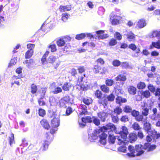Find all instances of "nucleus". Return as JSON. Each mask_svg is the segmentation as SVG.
<instances>
[{
  "mask_svg": "<svg viewBox=\"0 0 160 160\" xmlns=\"http://www.w3.org/2000/svg\"><path fill=\"white\" fill-rule=\"evenodd\" d=\"M155 145H151L150 143H145L143 145L141 144L136 145L135 148L131 145L128 147V149L130 153H127V155L130 157L139 156L143 154L144 151L143 149L148 152L152 151L156 149Z\"/></svg>",
  "mask_w": 160,
  "mask_h": 160,
  "instance_id": "f257e3e1",
  "label": "nucleus"
},
{
  "mask_svg": "<svg viewBox=\"0 0 160 160\" xmlns=\"http://www.w3.org/2000/svg\"><path fill=\"white\" fill-rule=\"evenodd\" d=\"M115 98L114 95L112 93H111L109 95H104L102 99L98 100L99 104H102L105 107L107 106L108 102H113Z\"/></svg>",
  "mask_w": 160,
  "mask_h": 160,
  "instance_id": "f03ea898",
  "label": "nucleus"
},
{
  "mask_svg": "<svg viewBox=\"0 0 160 160\" xmlns=\"http://www.w3.org/2000/svg\"><path fill=\"white\" fill-rule=\"evenodd\" d=\"M116 128L115 125L112 123H108L105 126L101 127L99 129L96 131L97 134H99L102 132H106L110 130L111 132H113L116 131Z\"/></svg>",
  "mask_w": 160,
  "mask_h": 160,
  "instance_id": "7ed1b4c3",
  "label": "nucleus"
},
{
  "mask_svg": "<svg viewBox=\"0 0 160 160\" xmlns=\"http://www.w3.org/2000/svg\"><path fill=\"white\" fill-rule=\"evenodd\" d=\"M85 77V75L84 74L81 77H78L77 80V85L80 87V90L82 91H86L88 89V85L85 86L83 84L80 83L83 81Z\"/></svg>",
  "mask_w": 160,
  "mask_h": 160,
  "instance_id": "20e7f679",
  "label": "nucleus"
},
{
  "mask_svg": "<svg viewBox=\"0 0 160 160\" xmlns=\"http://www.w3.org/2000/svg\"><path fill=\"white\" fill-rule=\"evenodd\" d=\"M141 95H137L136 96V100L138 101H141L142 99V96L143 98H149L151 94L149 90H145L144 91H142L141 92Z\"/></svg>",
  "mask_w": 160,
  "mask_h": 160,
  "instance_id": "39448f33",
  "label": "nucleus"
},
{
  "mask_svg": "<svg viewBox=\"0 0 160 160\" xmlns=\"http://www.w3.org/2000/svg\"><path fill=\"white\" fill-rule=\"evenodd\" d=\"M132 115L135 117L136 120L138 122L142 121L143 120V117L142 115L140 114L139 111L135 110H132L131 112Z\"/></svg>",
  "mask_w": 160,
  "mask_h": 160,
  "instance_id": "423d86ee",
  "label": "nucleus"
},
{
  "mask_svg": "<svg viewBox=\"0 0 160 160\" xmlns=\"http://www.w3.org/2000/svg\"><path fill=\"white\" fill-rule=\"evenodd\" d=\"M123 74H119L115 78V80L117 81H120L121 85H122L124 83V82L127 80L126 73L123 72Z\"/></svg>",
  "mask_w": 160,
  "mask_h": 160,
  "instance_id": "0eeeda50",
  "label": "nucleus"
},
{
  "mask_svg": "<svg viewBox=\"0 0 160 160\" xmlns=\"http://www.w3.org/2000/svg\"><path fill=\"white\" fill-rule=\"evenodd\" d=\"M122 18V17L117 15H113L111 16L110 19L112 25H115L119 24L120 20Z\"/></svg>",
  "mask_w": 160,
  "mask_h": 160,
  "instance_id": "6e6552de",
  "label": "nucleus"
},
{
  "mask_svg": "<svg viewBox=\"0 0 160 160\" xmlns=\"http://www.w3.org/2000/svg\"><path fill=\"white\" fill-rule=\"evenodd\" d=\"M117 140V144L119 145L125 146L127 144V137H124L120 135L116 136Z\"/></svg>",
  "mask_w": 160,
  "mask_h": 160,
  "instance_id": "1a4fd4ad",
  "label": "nucleus"
},
{
  "mask_svg": "<svg viewBox=\"0 0 160 160\" xmlns=\"http://www.w3.org/2000/svg\"><path fill=\"white\" fill-rule=\"evenodd\" d=\"M58 59V58L53 55L49 56L48 59V61L49 63L53 64L55 62L56 63V65L54 66L55 69H56L59 65V63L57 62Z\"/></svg>",
  "mask_w": 160,
  "mask_h": 160,
  "instance_id": "9d476101",
  "label": "nucleus"
},
{
  "mask_svg": "<svg viewBox=\"0 0 160 160\" xmlns=\"http://www.w3.org/2000/svg\"><path fill=\"white\" fill-rule=\"evenodd\" d=\"M55 128L52 127L50 129V132L46 133V138L47 139L49 140L50 141H52V140L53 138V134L57 130Z\"/></svg>",
  "mask_w": 160,
  "mask_h": 160,
  "instance_id": "9b49d317",
  "label": "nucleus"
},
{
  "mask_svg": "<svg viewBox=\"0 0 160 160\" xmlns=\"http://www.w3.org/2000/svg\"><path fill=\"white\" fill-rule=\"evenodd\" d=\"M104 31L100 30L96 32V33L98 35V38L99 39H103L107 38L108 37V35L107 34H104Z\"/></svg>",
  "mask_w": 160,
  "mask_h": 160,
  "instance_id": "f8f14e48",
  "label": "nucleus"
},
{
  "mask_svg": "<svg viewBox=\"0 0 160 160\" xmlns=\"http://www.w3.org/2000/svg\"><path fill=\"white\" fill-rule=\"evenodd\" d=\"M97 115L102 122H104L108 117V114L104 111H102L98 112Z\"/></svg>",
  "mask_w": 160,
  "mask_h": 160,
  "instance_id": "ddd939ff",
  "label": "nucleus"
},
{
  "mask_svg": "<svg viewBox=\"0 0 160 160\" xmlns=\"http://www.w3.org/2000/svg\"><path fill=\"white\" fill-rule=\"evenodd\" d=\"M128 92L129 95H134L137 92V89L136 87L132 86L130 85L127 88Z\"/></svg>",
  "mask_w": 160,
  "mask_h": 160,
  "instance_id": "4468645a",
  "label": "nucleus"
},
{
  "mask_svg": "<svg viewBox=\"0 0 160 160\" xmlns=\"http://www.w3.org/2000/svg\"><path fill=\"white\" fill-rule=\"evenodd\" d=\"M146 20L144 19H139L137 22V27L138 28H142L145 27L147 25Z\"/></svg>",
  "mask_w": 160,
  "mask_h": 160,
  "instance_id": "2eb2a0df",
  "label": "nucleus"
},
{
  "mask_svg": "<svg viewBox=\"0 0 160 160\" xmlns=\"http://www.w3.org/2000/svg\"><path fill=\"white\" fill-rule=\"evenodd\" d=\"M60 124V120L58 118H54L51 120V125L52 128H57Z\"/></svg>",
  "mask_w": 160,
  "mask_h": 160,
  "instance_id": "dca6fc26",
  "label": "nucleus"
},
{
  "mask_svg": "<svg viewBox=\"0 0 160 160\" xmlns=\"http://www.w3.org/2000/svg\"><path fill=\"white\" fill-rule=\"evenodd\" d=\"M121 129L122 130L120 131L118 134L122 136L127 137V135L128 134L127 128L125 126H122V127Z\"/></svg>",
  "mask_w": 160,
  "mask_h": 160,
  "instance_id": "f3484780",
  "label": "nucleus"
},
{
  "mask_svg": "<svg viewBox=\"0 0 160 160\" xmlns=\"http://www.w3.org/2000/svg\"><path fill=\"white\" fill-rule=\"evenodd\" d=\"M103 132L99 136L100 138L99 142L102 145H105L106 144V139L107 137V135L104 133Z\"/></svg>",
  "mask_w": 160,
  "mask_h": 160,
  "instance_id": "a211bd4d",
  "label": "nucleus"
},
{
  "mask_svg": "<svg viewBox=\"0 0 160 160\" xmlns=\"http://www.w3.org/2000/svg\"><path fill=\"white\" fill-rule=\"evenodd\" d=\"M40 124L45 129L48 130L50 128V126L48 121L45 119H42L40 122Z\"/></svg>",
  "mask_w": 160,
  "mask_h": 160,
  "instance_id": "6ab92c4d",
  "label": "nucleus"
},
{
  "mask_svg": "<svg viewBox=\"0 0 160 160\" xmlns=\"http://www.w3.org/2000/svg\"><path fill=\"white\" fill-rule=\"evenodd\" d=\"M128 139L130 142L133 143L137 140V136L135 133H131L129 135Z\"/></svg>",
  "mask_w": 160,
  "mask_h": 160,
  "instance_id": "aec40b11",
  "label": "nucleus"
},
{
  "mask_svg": "<svg viewBox=\"0 0 160 160\" xmlns=\"http://www.w3.org/2000/svg\"><path fill=\"white\" fill-rule=\"evenodd\" d=\"M127 38L130 42L135 41L136 35L132 31L129 32L126 35Z\"/></svg>",
  "mask_w": 160,
  "mask_h": 160,
  "instance_id": "412c9836",
  "label": "nucleus"
},
{
  "mask_svg": "<svg viewBox=\"0 0 160 160\" xmlns=\"http://www.w3.org/2000/svg\"><path fill=\"white\" fill-rule=\"evenodd\" d=\"M71 8V5H68L66 6L60 5L59 8V9L61 12L70 11Z\"/></svg>",
  "mask_w": 160,
  "mask_h": 160,
  "instance_id": "4be33fe9",
  "label": "nucleus"
},
{
  "mask_svg": "<svg viewBox=\"0 0 160 160\" xmlns=\"http://www.w3.org/2000/svg\"><path fill=\"white\" fill-rule=\"evenodd\" d=\"M128 48L133 51L136 50V53L137 54L140 53L141 51L139 48H137L136 46L134 43L130 44Z\"/></svg>",
  "mask_w": 160,
  "mask_h": 160,
  "instance_id": "5701e85b",
  "label": "nucleus"
},
{
  "mask_svg": "<svg viewBox=\"0 0 160 160\" xmlns=\"http://www.w3.org/2000/svg\"><path fill=\"white\" fill-rule=\"evenodd\" d=\"M82 112L80 113V115H87L88 114L87 108L85 105L81 104L80 105Z\"/></svg>",
  "mask_w": 160,
  "mask_h": 160,
  "instance_id": "b1692460",
  "label": "nucleus"
},
{
  "mask_svg": "<svg viewBox=\"0 0 160 160\" xmlns=\"http://www.w3.org/2000/svg\"><path fill=\"white\" fill-rule=\"evenodd\" d=\"M100 89L103 92L108 93L110 91V88L108 87L106 84H103L100 86Z\"/></svg>",
  "mask_w": 160,
  "mask_h": 160,
  "instance_id": "393cba45",
  "label": "nucleus"
},
{
  "mask_svg": "<svg viewBox=\"0 0 160 160\" xmlns=\"http://www.w3.org/2000/svg\"><path fill=\"white\" fill-rule=\"evenodd\" d=\"M116 103L119 105L121 103H125L127 102V99L125 98H123L121 96H118L117 97L116 99Z\"/></svg>",
  "mask_w": 160,
  "mask_h": 160,
  "instance_id": "a878e982",
  "label": "nucleus"
},
{
  "mask_svg": "<svg viewBox=\"0 0 160 160\" xmlns=\"http://www.w3.org/2000/svg\"><path fill=\"white\" fill-rule=\"evenodd\" d=\"M94 95L97 98L99 99L98 100H100L102 99V96H103V93L102 91L99 89L97 90L94 92Z\"/></svg>",
  "mask_w": 160,
  "mask_h": 160,
  "instance_id": "bb28decb",
  "label": "nucleus"
},
{
  "mask_svg": "<svg viewBox=\"0 0 160 160\" xmlns=\"http://www.w3.org/2000/svg\"><path fill=\"white\" fill-rule=\"evenodd\" d=\"M82 102L86 105H89L92 103L93 100L92 98L89 97L83 98L82 99Z\"/></svg>",
  "mask_w": 160,
  "mask_h": 160,
  "instance_id": "cd10ccee",
  "label": "nucleus"
},
{
  "mask_svg": "<svg viewBox=\"0 0 160 160\" xmlns=\"http://www.w3.org/2000/svg\"><path fill=\"white\" fill-rule=\"evenodd\" d=\"M71 85L70 84L69 82H66L64 83L62 88L64 91H69L71 88Z\"/></svg>",
  "mask_w": 160,
  "mask_h": 160,
  "instance_id": "c85d7f7f",
  "label": "nucleus"
},
{
  "mask_svg": "<svg viewBox=\"0 0 160 160\" xmlns=\"http://www.w3.org/2000/svg\"><path fill=\"white\" fill-rule=\"evenodd\" d=\"M56 43L58 46L61 47L64 46L65 42L63 38H61L57 40Z\"/></svg>",
  "mask_w": 160,
  "mask_h": 160,
  "instance_id": "c756f323",
  "label": "nucleus"
},
{
  "mask_svg": "<svg viewBox=\"0 0 160 160\" xmlns=\"http://www.w3.org/2000/svg\"><path fill=\"white\" fill-rule=\"evenodd\" d=\"M116 137V136H114L113 135L109 134L108 141L109 143L112 144H114Z\"/></svg>",
  "mask_w": 160,
  "mask_h": 160,
  "instance_id": "7c9ffc66",
  "label": "nucleus"
},
{
  "mask_svg": "<svg viewBox=\"0 0 160 160\" xmlns=\"http://www.w3.org/2000/svg\"><path fill=\"white\" fill-rule=\"evenodd\" d=\"M146 87L145 83L143 82H139L137 84V87L139 90H142Z\"/></svg>",
  "mask_w": 160,
  "mask_h": 160,
  "instance_id": "2f4dec72",
  "label": "nucleus"
},
{
  "mask_svg": "<svg viewBox=\"0 0 160 160\" xmlns=\"http://www.w3.org/2000/svg\"><path fill=\"white\" fill-rule=\"evenodd\" d=\"M31 93L32 94L36 93L38 90L37 86L34 83H32L31 86Z\"/></svg>",
  "mask_w": 160,
  "mask_h": 160,
  "instance_id": "473e14b6",
  "label": "nucleus"
},
{
  "mask_svg": "<svg viewBox=\"0 0 160 160\" xmlns=\"http://www.w3.org/2000/svg\"><path fill=\"white\" fill-rule=\"evenodd\" d=\"M101 69L102 68L98 64H97L94 65L92 69L95 73H98L99 72Z\"/></svg>",
  "mask_w": 160,
  "mask_h": 160,
  "instance_id": "72a5a7b5",
  "label": "nucleus"
},
{
  "mask_svg": "<svg viewBox=\"0 0 160 160\" xmlns=\"http://www.w3.org/2000/svg\"><path fill=\"white\" fill-rule=\"evenodd\" d=\"M82 121L85 124L87 123H91L92 122V118L90 116L82 118Z\"/></svg>",
  "mask_w": 160,
  "mask_h": 160,
  "instance_id": "f704fd0d",
  "label": "nucleus"
},
{
  "mask_svg": "<svg viewBox=\"0 0 160 160\" xmlns=\"http://www.w3.org/2000/svg\"><path fill=\"white\" fill-rule=\"evenodd\" d=\"M117 42L116 39L112 38L109 40L108 44L110 46H113L116 45L117 44Z\"/></svg>",
  "mask_w": 160,
  "mask_h": 160,
  "instance_id": "c9c22d12",
  "label": "nucleus"
},
{
  "mask_svg": "<svg viewBox=\"0 0 160 160\" xmlns=\"http://www.w3.org/2000/svg\"><path fill=\"white\" fill-rule=\"evenodd\" d=\"M33 53L34 51L28 50L25 53V58H30L32 56Z\"/></svg>",
  "mask_w": 160,
  "mask_h": 160,
  "instance_id": "e433bc0d",
  "label": "nucleus"
},
{
  "mask_svg": "<svg viewBox=\"0 0 160 160\" xmlns=\"http://www.w3.org/2000/svg\"><path fill=\"white\" fill-rule=\"evenodd\" d=\"M132 110V108L129 105H126L123 108V111L126 113H130Z\"/></svg>",
  "mask_w": 160,
  "mask_h": 160,
  "instance_id": "4c0bfd02",
  "label": "nucleus"
},
{
  "mask_svg": "<svg viewBox=\"0 0 160 160\" xmlns=\"http://www.w3.org/2000/svg\"><path fill=\"white\" fill-rule=\"evenodd\" d=\"M143 128L145 130L148 132L151 129V125L149 123L146 122L144 124Z\"/></svg>",
  "mask_w": 160,
  "mask_h": 160,
  "instance_id": "58836bf2",
  "label": "nucleus"
},
{
  "mask_svg": "<svg viewBox=\"0 0 160 160\" xmlns=\"http://www.w3.org/2000/svg\"><path fill=\"white\" fill-rule=\"evenodd\" d=\"M49 53V51H46L43 55L41 59V60L42 64L45 63L46 62V58Z\"/></svg>",
  "mask_w": 160,
  "mask_h": 160,
  "instance_id": "ea45409f",
  "label": "nucleus"
},
{
  "mask_svg": "<svg viewBox=\"0 0 160 160\" xmlns=\"http://www.w3.org/2000/svg\"><path fill=\"white\" fill-rule=\"evenodd\" d=\"M18 78L16 76H13L12 78V82L11 83L12 85H13L14 84H16L17 85H20L19 82L16 80Z\"/></svg>",
  "mask_w": 160,
  "mask_h": 160,
  "instance_id": "a19ab883",
  "label": "nucleus"
},
{
  "mask_svg": "<svg viewBox=\"0 0 160 160\" xmlns=\"http://www.w3.org/2000/svg\"><path fill=\"white\" fill-rule=\"evenodd\" d=\"M86 36V34L85 33H81L76 35L75 38L77 40H80L84 38Z\"/></svg>",
  "mask_w": 160,
  "mask_h": 160,
  "instance_id": "79ce46f5",
  "label": "nucleus"
},
{
  "mask_svg": "<svg viewBox=\"0 0 160 160\" xmlns=\"http://www.w3.org/2000/svg\"><path fill=\"white\" fill-rule=\"evenodd\" d=\"M132 128L135 130H140L141 129L139 124L137 122H134L132 125Z\"/></svg>",
  "mask_w": 160,
  "mask_h": 160,
  "instance_id": "37998d69",
  "label": "nucleus"
},
{
  "mask_svg": "<svg viewBox=\"0 0 160 160\" xmlns=\"http://www.w3.org/2000/svg\"><path fill=\"white\" fill-rule=\"evenodd\" d=\"M38 115L39 116L43 117L46 114V112L45 110L42 108H40L38 110Z\"/></svg>",
  "mask_w": 160,
  "mask_h": 160,
  "instance_id": "c03bdc74",
  "label": "nucleus"
},
{
  "mask_svg": "<svg viewBox=\"0 0 160 160\" xmlns=\"http://www.w3.org/2000/svg\"><path fill=\"white\" fill-rule=\"evenodd\" d=\"M45 140L44 143L43 144V149L42 150L45 151L47 150L48 147V143L51 142L49 140Z\"/></svg>",
  "mask_w": 160,
  "mask_h": 160,
  "instance_id": "a18cd8bd",
  "label": "nucleus"
},
{
  "mask_svg": "<svg viewBox=\"0 0 160 160\" xmlns=\"http://www.w3.org/2000/svg\"><path fill=\"white\" fill-rule=\"evenodd\" d=\"M77 70L79 74H82L84 73L86 71V68L84 66H79L77 68Z\"/></svg>",
  "mask_w": 160,
  "mask_h": 160,
  "instance_id": "49530a36",
  "label": "nucleus"
},
{
  "mask_svg": "<svg viewBox=\"0 0 160 160\" xmlns=\"http://www.w3.org/2000/svg\"><path fill=\"white\" fill-rule=\"evenodd\" d=\"M106 85L108 86H112L114 83V81L112 79H106L105 82Z\"/></svg>",
  "mask_w": 160,
  "mask_h": 160,
  "instance_id": "de8ad7c7",
  "label": "nucleus"
},
{
  "mask_svg": "<svg viewBox=\"0 0 160 160\" xmlns=\"http://www.w3.org/2000/svg\"><path fill=\"white\" fill-rule=\"evenodd\" d=\"M149 113V109L145 108H142V116H148Z\"/></svg>",
  "mask_w": 160,
  "mask_h": 160,
  "instance_id": "09e8293b",
  "label": "nucleus"
},
{
  "mask_svg": "<svg viewBox=\"0 0 160 160\" xmlns=\"http://www.w3.org/2000/svg\"><path fill=\"white\" fill-rule=\"evenodd\" d=\"M69 73L71 74L72 76H73L74 77H76V75H77L78 74L77 70L74 68L71 69Z\"/></svg>",
  "mask_w": 160,
  "mask_h": 160,
  "instance_id": "8fccbe9b",
  "label": "nucleus"
},
{
  "mask_svg": "<svg viewBox=\"0 0 160 160\" xmlns=\"http://www.w3.org/2000/svg\"><path fill=\"white\" fill-rule=\"evenodd\" d=\"M112 64L113 66L118 67L120 65L121 62L119 60L115 59L113 60L112 62Z\"/></svg>",
  "mask_w": 160,
  "mask_h": 160,
  "instance_id": "3c124183",
  "label": "nucleus"
},
{
  "mask_svg": "<svg viewBox=\"0 0 160 160\" xmlns=\"http://www.w3.org/2000/svg\"><path fill=\"white\" fill-rule=\"evenodd\" d=\"M73 112V110L72 108L71 107H68L66 108V115L69 116Z\"/></svg>",
  "mask_w": 160,
  "mask_h": 160,
  "instance_id": "603ef678",
  "label": "nucleus"
},
{
  "mask_svg": "<svg viewBox=\"0 0 160 160\" xmlns=\"http://www.w3.org/2000/svg\"><path fill=\"white\" fill-rule=\"evenodd\" d=\"M35 44H34L28 43L27 45V48L28 50L34 51V49L35 47Z\"/></svg>",
  "mask_w": 160,
  "mask_h": 160,
  "instance_id": "864d4df0",
  "label": "nucleus"
},
{
  "mask_svg": "<svg viewBox=\"0 0 160 160\" xmlns=\"http://www.w3.org/2000/svg\"><path fill=\"white\" fill-rule=\"evenodd\" d=\"M62 90L61 87H58L55 88L53 91L52 92L54 94H58V93H61L62 92Z\"/></svg>",
  "mask_w": 160,
  "mask_h": 160,
  "instance_id": "5fc2aeb1",
  "label": "nucleus"
},
{
  "mask_svg": "<svg viewBox=\"0 0 160 160\" xmlns=\"http://www.w3.org/2000/svg\"><path fill=\"white\" fill-rule=\"evenodd\" d=\"M69 15L67 13H63L62 14V20L64 22H66L68 19Z\"/></svg>",
  "mask_w": 160,
  "mask_h": 160,
  "instance_id": "6e6d98bb",
  "label": "nucleus"
},
{
  "mask_svg": "<svg viewBox=\"0 0 160 160\" xmlns=\"http://www.w3.org/2000/svg\"><path fill=\"white\" fill-rule=\"evenodd\" d=\"M114 112L117 115H119L122 113V111L121 108L119 107H117L114 109Z\"/></svg>",
  "mask_w": 160,
  "mask_h": 160,
  "instance_id": "4d7b16f0",
  "label": "nucleus"
},
{
  "mask_svg": "<svg viewBox=\"0 0 160 160\" xmlns=\"http://www.w3.org/2000/svg\"><path fill=\"white\" fill-rule=\"evenodd\" d=\"M66 103H67L63 100L61 98L59 101V104L60 107L61 108H66Z\"/></svg>",
  "mask_w": 160,
  "mask_h": 160,
  "instance_id": "13d9d810",
  "label": "nucleus"
},
{
  "mask_svg": "<svg viewBox=\"0 0 160 160\" xmlns=\"http://www.w3.org/2000/svg\"><path fill=\"white\" fill-rule=\"evenodd\" d=\"M152 35L153 37H160V30L159 31L156 30L153 31Z\"/></svg>",
  "mask_w": 160,
  "mask_h": 160,
  "instance_id": "bf43d9fd",
  "label": "nucleus"
},
{
  "mask_svg": "<svg viewBox=\"0 0 160 160\" xmlns=\"http://www.w3.org/2000/svg\"><path fill=\"white\" fill-rule=\"evenodd\" d=\"M48 47L51 49V52H55L57 51L56 47L55 44L50 45Z\"/></svg>",
  "mask_w": 160,
  "mask_h": 160,
  "instance_id": "052dcab7",
  "label": "nucleus"
},
{
  "mask_svg": "<svg viewBox=\"0 0 160 160\" xmlns=\"http://www.w3.org/2000/svg\"><path fill=\"white\" fill-rule=\"evenodd\" d=\"M43 98H41L38 99V102L40 106H43L46 105V103L43 100Z\"/></svg>",
  "mask_w": 160,
  "mask_h": 160,
  "instance_id": "680f3d73",
  "label": "nucleus"
},
{
  "mask_svg": "<svg viewBox=\"0 0 160 160\" xmlns=\"http://www.w3.org/2000/svg\"><path fill=\"white\" fill-rule=\"evenodd\" d=\"M114 36L118 40H121L122 38V36L121 34L118 32H116L114 34Z\"/></svg>",
  "mask_w": 160,
  "mask_h": 160,
  "instance_id": "e2e57ef3",
  "label": "nucleus"
},
{
  "mask_svg": "<svg viewBox=\"0 0 160 160\" xmlns=\"http://www.w3.org/2000/svg\"><path fill=\"white\" fill-rule=\"evenodd\" d=\"M121 67L123 69L127 68L129 66L128 63L126 62H121Z\"/></svg>",
  "mask_w": 160,
  "mask_h": 160,
  "instance_id": "0e129e2a",
  "label": "nucleus"
},
{
  "mask_svg": "<svg viewBox=\"0 0 160 160\" xmlns=\"http://www.w3.org/2000/svg\"><path fill=\"white\" fill-rule=\"evenodd\" d=\"M9 143L10 145L13 143L14 142V135L13 133H11V137L9 138Z\"/></svg>",
  "mask_w": 160,
  "mask_h": 160,
  "instance_id": "69168bd1",
  "label": "nucleus"
},
{
  "mask_svg": "<svg viewBox=\"0 0 160 160\" xmlns=\"http://www.w3.org/2000/svg\"><path fill=\"white\" fill-rule=\"evenodd\" d=\"M62 99L63 100L67 103L70 102L71 101V98L69 95L64 96Z\"/></svg>",
  "mask_w": 160,
  "mask_h": 160,
  "instance_id": "338daca9",
  "label": "nucleus"
},
{
  "mask_svg": "<svg viewBox=\"0 0 160 160\" xmlns=\"http://www.w3.org/2000/svg\"><path fill=\"white\" fill-rule=\"evenodd\" d=\"M148 88L152 92H154L155 91V88L152 84H149L148 87Z\"/></svg>",
  "mask_w": 160,
  "mask_h": 160,
  "instance_id": "774afa93",
  "label": "nucleus"
}]
</instances>
